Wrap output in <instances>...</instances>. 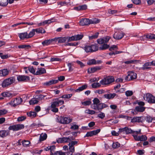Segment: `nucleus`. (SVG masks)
Listing matches in <instances>:
<instances>
[{"label":"nucleus","mask_w":155,"mask_h":155,"mask_svg":"<svg viewBox=\"0 0 155 155\" xmlns=\"http://www.w3.org/2000/svg\"><path fill=\"white\" fill-rule=\"evenodd\" d=\"M64 103V101L62 100L59 99L58 98L55 99L51 103V107L52 108L51 110L54 112H58V109L56 107L63 105Z\"/></svg>","instance_id":"f257e3e1"},{"label":"nucleus","mask_w":155,"mask_h":155,"mask_svg":"<svg viewBox=\"0 0 155 155\" xmlns=\"http://www.w3.org/2000/svg\"><path fill=\"white\" fill-rule=\"evenodd\" d=\"M15 81V78L13 77L7 78L2 82V86L3 87H8L14 83Z\"/></svg>","instance_id":"f03ea898"},{"label":"nucleus","mask_w":155,"mask_h":155,"mask_svg":"<svg viewBox=\"0 0 155 155\" xmlns=\"http://www.w3.org/2000/svg\"><path fill=\"white\" fill-rule=\"evenodd\" d=\"M78 143L77 141H71L69 143L68 145L69 146V149L70 152H65L67 155H72L73 153L74 152V146L77 145Z\"/></svg>","instance_id":"7ed1b4c3"},{"label":"nucleus","mask_w":155,"mask_h":155,"mask_svg":"<svg viewBox=\"0 0 155 155\" xmlns=\"http://www.w3.org/2000/svg\"><path fill=\"white\" fill-rule=\"evenodd\" d=\"M114 81V79L112 76H108L104 78L100 81V83L102 85H108Z\"/></svg>","instance_id":"20e7f679"},{"label":"nucleus","mask_w":155,"mask_h":155,"mask_svg":"<svg viewBox=\"0 0 155 155\" xmlns=\"http://www.w3.org/2000/svg\"><path fill=\"white\" fill-rule=\"evenodd\" d=\"M144 99L150 103H155V97L149 93H147L143 96Z\"/></svg>","instance_id":"39448f33"},{"label":"nucleus","mask_w":155,"mask_h":155,"mask_svg":"<svg viewBox=\"0 0 155 155\" xmlns=\"http://www.w3.org/2000/svg\"><path fill=\"white\" fill-rule=\"evenodd\" d=\"M58 120L59 122L61 124H68L72 121V119L71 117H61L59 118Z\"/></svg>","instance_id":"423d86ee"},{"label":"nucleus","mask_w":155,"mask_h":155,"mask_svg":"<svg viewBox=\"0 0 155 155\" xmlns=\"http://www.w3.org/2000/svg\"><path fill=\"white\" fill-rule=\"evenodd\" d=\"M74 139V138L71 136L68 137H63L57 139V141L58 143H68L70 142Z\"/></svg>","instance_id":"0eeeda50"},{"label":"nucleus","mask_w":155,"mask_h":155,"mask_svg":"<svg viewBox=\"0 0 155 155\" xmlns=\"http://www.w3.org/2000/svg\"><path fill=\"white\" fill-rule=\"evenodd\" d=\"M24 127V125L23 124H18L10 126L8 129L10 130L16 131L23 129Z\"/></svg>","instance_id":"6e6552de"},{"label":"nucleus","mask_w":155,"mask_h":155,"mask_svg":"<svg viewBox=\"0 0 155 155\" xmlns=\"http://www.w3.org/2000/svg\"><path fill=\"white\" fill-rule=\"evenodd\" d=\"M137 78V74L135 73L132 71L128 72V75L125 78V81L133 80L136 79Z\"/></svg>","instance_id":"1a4fd4ad"},{"label":"nucleus","mask_w":155,"mask_h":155,"mask_svg":"<svg viewBox=\"0 0 155 155\" xmlns=\"http://www.w3.org/2000/svg\"><path fill=\"white\" fill-rule=\"evenodd\" d=\"M22 101V99L20 97H18L11 101L9 103V104L12 106L15 107L18 105L20 104Z\"/></svg>","instance_id":"9d476101"},{"label":"nucleus","mask_w":155,"mask_h":155,"mask_svg":"<svg viewBox=\"0 0 155 155\" xmlns=\"http://www.w3.org/2000/svg\"><path fill=\"white\" fill-rule=\"evenodd\" d=\"M107 106L106 104L102 103H99L97 105H91V107L92 108L95 110H97L99 111H101L103 108L106 107Z\"/></svg>","instance_id":"9b49d317"},{"label":"nucleus","mask_w":155,"mask_h":155,"mask_svg":"<svg viewBox=\"0 0 155 155\" xmlns=\"http://www.w3.org/2000/svg\"><path fill=\"white\" fill-rule=\"evenodd\" d=\"M83 37V35H77L72 36L71 37H67L68 41L71 42L74 41L79 40L81 39Z\"/></svg>","instance_id":"f8f14e48"},{"label":"nucleus","mask_w":155,"mask_h":155,"mask_svg":"<svg viewBox=\"0 0 155 155\" xmlns=\"http://www.w3.org/2000/svg\"><path fill=\"white\" fill-rule=\"evenodd\" d=\"M17 76V80L19 81H27L30 80V78L28 76L23 75H18Z\"/></svg>","instance_id":"ddd939ff"},{"label":"nucleus","mask_w":155,"mask_h":155,"mask_svg":"<svg viewBox=\"0 0 155 155\" xmlns=\"http://www.w3.org/2000/svg\"><path fill=\"white\" fill-rule=\"evenodd\" d=\"M98 49V46L97 44L92 45L88 46V52L95 51Z\"/></svg>","instance_id":"4468645a"},{"label":"nucleus","mask_w":155,"mask_h":155,"mask_svg":"<svg viewBox=\"0 0 155 155\" xmlns=\"http://www.w3.org/2000/svg\"><path fill=\"white\" fill-rule=\"evenodd\" d=\"M102 66H96L89 68L88 69V73H93L96 71H99L102 69Z\"/></svg>","instance_id":"2eb2a0df"},{"label":"nucleus","mask_w":155,"mask_h":155,"mask_svg":"<svg viewBox=\"0 0 155 155\" xmlns=\"http://www.w3.org/2000/svg\"><path fill=\"white\" fill-rule=\"evenodd\" d=\"M144 120L143 117H133L131 119V122L133 123L138 122L142 123Z\"/></svg>","instance_id":"dca6fc26"},{"label":"nucleus","mask_w":155,"mask_h":155,"mask_svg":"<svg viewBox=\"0 0 155 155\" xmlns=\"http://www.w3.org/2000/svg\"><path fill=\"white\" fill-rule=\"evenodd\" d=\"M58 82V80L55 79H52L44 83L43 84L45 86H49L53 84H55Z\"/></svg>","instance_id":"f3484780"},{"label":"nucleus","mask_w":155,"mask_h":155,"mask_svg":"<svg viewBox=\"0 0 155 155\" xmlns=\"http://www.w3.org/2000/svg\"><path fill=\"white\" fill-rule=\"evenodd\" d=\"M55 21V19H51L50 20H45L42 22H40L38 24V26H44L46 24H50L51 22H54Z\"/></svg>","instance_id":"a211bd4d"},{"label":"nucleus","mask_w":155,"mask_h":155,"mask_svg":"<svg viewBox=\"0 0 155 155\" xmlns=\"http://www.w3.org/2000/svg\"><path fill=\"white\" fill-rule=\"evenodd\" d=\"M55 39L54 42H56L57 41L59 43H63L65 42L67 40V37H57L54 38Z\"/></svg>","instance_id":"6ab92c4d"},{"label":"nucleus","mask_w":155,"mask_h":155,"mask_svg":"<svg viewBox=\"0 0 155 155\" xmlns=\"http://www.w3.org/2000/svg\"><path fill=\"white\" fill-rule=\"evenodd\" d=\"M124 34L123 33L120 32L115 33L113 37L116 39H120L124 37Z\"/></svg>","instance_id":"aec40b11"},{"label":"nucleus","mask_w":155,"mask_h":155,"mask_svg":"<svg viewBox=\"0 0 155 155\" xmlns=\"http://www.w3.org/2000/svg\"><path fill=\"white\" fill-rule=\"evenodd\" d=\"M55 39L53 38L48 40H45L42 41L41 43L44 46H47L51 44L53 42H54V41H55Z\"/></svg>","instance_id":"412c9836"},{"label":"nucleus","mask_w":155,"mask_h":155,"mask_svg":"<svg viewBox=\"0 0 155 155\" xmlns=\"http://www.w3.org/2000/svg\"><path fill=\"white\" fill-rule=\"evenodd\" d=\"M100 131V129H98L92 131L88 132V137H92L94 135H96L99 133Z\"/></svg>","instance_id":"4be33fe9"},{"label":"nucleus","mask_w":155,"mask_h":155,"mask_svg":"<svg viewBox=\"0 0 155 155\" xmlns=\"http://www.w3.org/2000/svg\"><path fill=\"white\" fill-rule=\"evenodd\" d=\"M18 35L21 39L23 40L25 39L28 38V34L27 32L18 33Z\"/></svg>","instance_id":"5701e85b"},{"label":"nucleus","mask_w":155,"mask_h":155,"mask_svg":"<svg viewBox=\"0 0 155 155\" xmlns=\"http://www.w3.org/2000/svg\"><path fill=\"white\" fill-rule=\"evenodd\" d=\"M100 22V20L96 18H94L92 19H89L88 18V25L97 24Z\"/></svg>","instance_id":"b1692460"},{"label":"nucleus","mask_w":155,"mask_h":155,"mask_svg":"<svg viewBox=\"0 0 155 155\" xmlns=\"http://www.w3.org/2000/svg\"><path fill=\"white\" fill-rule=\"evenodd\" d=\"M9 134V132L8 130H2L0 131V137H4Z\"/></svg>","instance_id":"393cba45"},{"label":"nucleus","mask_w":155,"mask_h":155,"mask_svg":"<svg viewBox=\"0 0 155 155\" xmlns=\"http://www.w3.org/2000/svg\"><path fill=\"white\" fill-rule=\"evenodd\" d=\"M46 72V71L44 68H38L35 74L36 75H41Z\"/></svg>","instance_id":"a878e982"},{"label":"nucleus","mask_w":155,"mask_h":155,"mask_svg":"<svg viewBox=\"0 0 155 155\" xmlns=\"http://www.w3.org/2000/svg\"><path fill=\"white\" fill-rule=\"evenodd\" d=\"M151 63L150 62H146L143 65V67L139 68L140 70H143L148 69L150 68V67L148 66H151Z\"/></svg>","instance_id":"bb28decb"},{"label":"nucleus","mask_w":155,"mask_h":155,"mask_svg":"<svg viewBox=\"0 0 155 155\" xmlns=\"http://www.w3.org/2000/svg\"><path fill=\"white\" fill-rule=\"evenodd\" d=\"M9 71L7 69H4L0 70V76H6L8 74Z\"/></svg>","instance_id":"cd10ccee"},{"label":"nucleus","mask_w":155,"mask_h":155,"mask_svg":"<svg viewBox=\"0 0 155 155\" xmlns=\"http://www.w3.org/2000/svg\"><path fill=\"white\" fill-rule=\"evenodd\" d=\"M47 135L46 133H42L41 134L39 137V140L43 141L46 140L47 138Z\"/></svg>","instance_id":"c85d7f7f"},{"label":"nucleus","mask_w":155,"mask_h":155,"mask_svg":"<svg viewBox=\"0 0 155 155\" xmlns=\"http://www.w3.org/2000/svg\"><path fill=\"white\" fill-rule=\"evenodd\" d=\"M8 0H0V6L5 7L8 5Z\"/></svg>","instance_id":"c756f323"},{"label":"nucleus","mask_w":155,"mask_h":155,"mask_svg":"<svg viewBox=\"0 0 155 155\" xmlns=\"http://www.w3.org/2000/svg\"><path fill=\"white\" fill-rule=\"evenodd\" d=\"M87 87V86L86 84H84L82 85V86L79 87L78 88L75 90V92H80L85 89Z\"/></svg>","instance_id":"7c9ffc66"},{"label":"nucleus","mask_w":155,"mask_h":155,"mask_svg":"<svg viewBox=\"0 0 155 155\" xmlns=\"http://www.w3.org/2000/svg\"><path fill=\"white\" fill-rule=\"evenodd\" d=\"M116 95V94L115 93H113L105 94L104 96L106 98L110 99L113 98Z\"/></svg>","instance_id":"2f4dec72"},{"label":"nucleus","mask_w":155,"mask_h":155,"mask_svg":"<svg viewBox=\"0 0 155 155\" xmlns=\"http://www.w3.org/2000/svg\"><path fill=\"white\" fill-rule=\"evenodd\" d=\"M50 155H67L65 152H63L61 151H57L54 153H51Z\"/></svg>","instance_id":"473e14b6"},{"label":"nucleus","mask_w":155,"mask_h":155,"mask_svg":"<svg viewBox=\"0 0 155 155\" xmlns=\"http://www.w3.org/2000/svg\"><path fill=\"white\" fill-rule=\"evenodd\" d=\"M35 32L38 33H44L45 32V31L42 28H38L34 29Z\"/></svg>","instance_id":"72a5a7b5"},{"label":"nucleus","mask_w":155,"mask_h":155,"mask_svg":"<svg viewBox=\"0 0 155 155\" xmlns=\"http://www.w3.org/2000/svg\"><path fill=\"white\" fill-rule=\"evenodd\" d=\"M125 134H134L135 131H133L130 128H129L127 127H125Z\"/></svg>","instance_id":"f704fd0d"},{"label":"nucleus","mask_w":155,"mask_h":155,"mask_svg":"<svg viewBox=\"0 0 155 155\" xmlns=\"http://www.w3.org/2000/svg\"><path fill=\"white\" fill-rule=\"evenodd\" d=\"M87 18H82L80 21V24L81 26L87 25Z\"/></svg>","instance_id":"c9c22d12"},{"label":"nucleus","mask_w":155,"mask_h":155,"mask_svg":"<svg viewBox=\"0 0 155 155\" xmlns=\"http://www.w3.org/2000/svg\"><path fill=\"white\" fill-rule=\"evenodd\" d=\"M109 47V45L104 43L99 48V49L100 50H103L108 48Z\"/></svg>","instance_id":"e433bc0d"},{"label":"nucleus","mask_w":155,"mask_h":155,"mask_svg":"<svg viewBox=\"0 0 155 155\" xmlns=\"http://www.w3.org/2000/svg\"><path fill=\"white\" fill-rule=\"evenodd\" d=\"M146 120L148 123H151L152 121L153 123H155V119L154 118L150 117V116H147L146 117Z\"/></svg>","instance_id":"4c0bfd02"},{"label":"nucleus","mask_w":155,"mask_h":155,"mask_svg":"<svg viewBox=\"0 0 155 155\" xmlns=\"http://www.w3.org/2000/svg\"><path fill=\"white\" fill-rule=\"evenodd\" d=\"M146 38L150 39H155V35L152 34H147L146 35H145Z\"/></svg>","instance_id":"58836bf2"},{"label":"nucleus","mask_w":155,"mask_h":155,"mask_svg":"<svg viewBox=\"0 0 155 155\" xmlns=\"http://www.w3.org/2000/svg\"><path fill=\"white\" fill-rule=\"evenodd\" d=\"M27 115L31 118H33L35 117L37 114L35 112H30L27 113Z\"/></svg>","instance_id":"ea45409f"},{"label":"nucleus","mask_w":155,"mask_h":155,"mask_svg":"<svg viewBox=\"0 0 155 155\" xmlns=\"http://www.w3.org/2000/svg\"><path fill=\"white\" fill-rule=\"evenodd\" d=\"M38 101L36 99V97L35 98H32L30 101L29 103L30 105H33L35 104H37L38 102Z\"/></svg>","instance_id":"a19ab883"},{"label":"nucleus","mask_w":155,"mask_h":155,"mask_svg":"<svg viewBox=\"0 0 155 155\" xmlns=\"http://www.w3.org/2000/svg\"><path fill=\"white\" fill-rule=\"evenodd\" d=\"M145 108L141 106H137L135 107V110L137 111L143 112L144 111Z\"/></svg>","instance_id":"79ce46f5"},{"label":"nucleus","mask_w":155,"mask_h":155,"mask_svg":"<svg viewBox=\"0 0 155 155\" xmlns=\"http://www.w3.org/2000/svg\"><path fill=\"white\" fill-rule=\"evenodd\" d=\"M30 142L28 140H24L22 141V144L24 147H28L29 146Z\"/></svg>","instance_id":"37998d69"},{"label":"nucleus","mask_w":155,"mask_h":155,"mask_svg":"<svg viewBox=\"0 0 155 155\" xmlns=\"http://www.w3.org/2000/svg\"><path fill=\"white\" fill-rule=\"evenodd\" d=\"M99 34V33L97 32L94 35H92L91 36H89V39L90 40L95 39L98 37Z\"/></svg>","instance_id":"c03bdc74"},{"label":"nucleus","mask_w":155,"mask_h":155,"mask_svg":"<svg viewBox=\"0 0 155 155\" xmlns=\"http://www.w3.org/2000/svg\"><path fill=\"white\" fill-rule=\"evenodd\" d=\"M31 48V46L29 45H23L18 46L19 48L28 49Z\"/></svg>","instance_id":"a18cd8bd"},{"label":"nucleus","mask_w":155,"mask_h":155,"mask_svg":"<svg viewBox=\"0 0 155 155\" xmlns=\"http://www.w3.org/2000/svg\"><path fill=\"white\" fill-rule=\"evenodd\" d=\"M96 60L95 59H90L88 61V65H95Z\"/></svg>","instance_id":"49530a36"},{"label":"nucleus","mask_w":155,"mask_h":155,"mask_svg":"<svg viewBox=\"0 0 155 155\" xmlns=\"http://www.w3.org/2000/svg\"><path fill=\"white\" fill-rule=\"evenodd\" d=\"M72 96V94H65L63 95L60 97L64 99H69Z\"/></svg>","instance_id":"de8ad7c7"},{"label":"nucleus","mask_w":155,"mask_h":155,"mask_svg":"<svg viewBox=\"0 0 155 155\" xmlns=\"http://www.w3.org/2000/svg\"><path fill=\"white\" fill-rule=\"evenodd\" d=\"M35 31L34 29H33L28 34V38L32 37L35 34Z\"/></svg>","instance_id":"09e8293b"},{"label":"nucleus","mask_w":155,"mask_h":155,"mask_svg":"<svg viewBox=\"0 0 155 155\" xmlns=\"http://www.w3.org/2000/svg\"><path fill=\"white\" fill-rule=\"evenodd\" d=\"M100 83L95 82L92 84L91 85L92 87L93 88H97L100 87L101 86V84Z\"/></svg>","instance_id":"8fccbe9b"},{"label":"nucleus","mask_w":155,"mask_h":155,"mask_svg":"<svg viewBox=\"0 0 155 155\" xmlns=\"http://www.w3.org/2000/svg\"><path fill=\"white\" fill-rule=\"evenodd\" d=\"M45 96H44L43 95L41 94L38 95L36 96L35 97L38 100H41L44 99Z\"/></svg>","instance_id":"3c124183"},{"label":"nucleus","mask_w":155,"mask_h":155,"mask_svg":"<svg viewBox=\"0 0 155 155\" xmlns=\"http://www.w3.org/2000/svg\"><path fill=\"white\" fill-rule=\"evenodd\" d=\"M28 69L31 73L32 74L35 73V70L33 67L31 66L28 67Z\"/></svg>","instance_id":"603ef678"},{"label":"nucleus","mask_w":155,"mask_h":155,"mask_svg":"<svg viewBox=\"0 0 155 155\" xmlns=\"http://www.w3.org/2000/svg\"><path fill=\"white\" fill-rule=\"evenodd\" d=\"M93 104L92 105H97V104H98L100 103V101L98 98H95L93 100Z\"/></svg>","instance_id":"864d4df0"},{"label":"nucleus","mask_w":155,"mask_h":155,"mask_svg":"<svg viewBox=\"0 0 155 155\" xmlns=\"http://www.w3.org/2000/svg\"><path fill=\"white\" fill-rule=\"evenodd\" d=\"M147 139V136L145 135H142L140 136V141H144L146 140Z\"/></svg>","instance_id":"5fc2aeb1"},{"label":"nucleus","mask_w":155,"mask_h":155,"mask_svg":"<svg viewBox=\"0 0 155 155\" xmlns=\"http://www.w3.org/2000/svg\"><path fill=\"white\" fill-rule=\"evenodd\" d=\"M120 147V144L118 142L114 143L112 145V147L114 149H116Z\"/></svg>","instance_id":"6e6d98bb"},{"label":"nucleus","mask_w":155,"mask_h":155,"mask_svg":"<svg viewBox=\"0 0 155 155\" xmlns=\"http://www.w3.org/2000/svg\"><path fill=\"white\" fill-rule=\"evenodd\" d=\"M137 61V60H131L127 61L124 62L125 64H135L136 61Z\"/></svg>","instance_id":"4d7b16f0"},{"label":"nucleus","mask_w":155,"mask_h":155,"mask_svg":"<svg viewBox=\"0 0 155 155\" xmlns=\"http://www.w3.org/2000/svg\"><path fill=\"white\" fill-rule=\"evenodd\" d=\"M8 112L7 110L3 109L0 110V116L6 114Z\"/></svg>","instance_id":"13d9d810"},{"label":"nucleus","mask_w":155,"mask_h":155,"mask_svg":"<svg viewBox=\"0 0 155 155\" xmlns=\"http://www.w3.org/2000/svg\"><path fill=\"white\" fill-rule=\"evenodd\" d=\"M133 94V92L131 91H127L125 92V94L127 97L130 96L132 95Z\"/></svg>","instance_id":"bf43d9fd"},{"label":"nucleus","mask_w":155,"mask_h":155,"mask_svg":"<svg viewBox=\"0 0 155 155\" xmlns=\"http://www.w3.org/2000/svg\"><path fill=\"white\" fill-rule=\"evenodd\" d=\"M78 43H68L66 44H65L64 45L65 46H76L77 45H78Z\"/></svg>","instance_id":"052dcab7"},{"label":"nucleus","mask_w":155,"mask_h":155,"mask_svg":"<svg viewBox=\"0 0 155 155\" xmlns=\"http://www.w3.org/2000/svg\"><path fill=\"white\" fill-rule=\"evenodd\" d=\"M97 42L99 44H104V41L103 38H100L97 40Z\"/></svg>","instance_id":"680f3d73"},{"label":"nucleus","mask_w":155,"mask_h":155,"mask_svg":"<svg viewBox=\"0 0 155 155\" xmlns=\"http://www.w3.org/2000/svg\"><path fill=\"white\" fill-rule=\"evenodd\" d=\"M125 127L124 128L119 129V132L120 134H125Z\"/></svg>","instance_id":"e2e57ef3"},{"label":"nucleus","mask_w":155,"mask_h":155,"mask_svg":"<svg viewBox=\"0 0 155 155\" xmlns=\"http://www.w3.org/2000/svg\"><path fill=\"white\" fill-rule=\"evenodd\" d=\"M2 95L4 97H9L10 94L9 93L6 92H4L2 93Z\"/></svg>","instance_id":"0e129e2a"},{"label":"nucleus","mask_w":155,"mask_h":155,"mask_svg":"<svg viewBox=\"0 0 155 155\" xmlns=\"http://www.w3.org/2000/svg\"><path fill=\"white\" fill-rule=\"evenodd\" d=\"M103 38L104 40V42L105 43L108 41L110 39V37L109 36H107L103 37Z\"/></svg>","instance_id":"69168bd1"},{"label":"nucleus","mask_w":155,"mask_h":155,"mask_svg":"<svg viewBox=\"0 0 155 155\" xmlns=\"http://www.w3.org/2000/svg\"><path fill=\"white\" fill-rule=\"evenodd\" d=\"M26 119V117L24 116L19 117L17 119L18 121H22Z\"/></svg>","instance_id":"338daca9"},{"label":"nucleus","mask_w":155,"mask_h":155,"mask_svg":"<svg viewBox=\"0 0 155 155\" xmlns=\"http://www.w3.org/2000/svg\"><path fill=\"white\" fill-rule=\"evenodd\" d=\"M98 116L101 119H103L105 116V114L101 112L98 114Z\"/></svg>","instance_id":"774afa93"}]
</instances>
